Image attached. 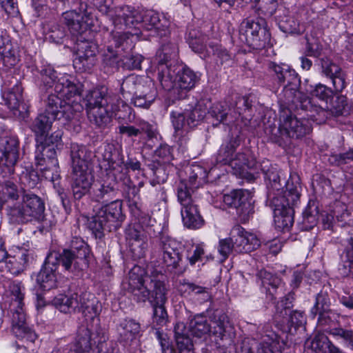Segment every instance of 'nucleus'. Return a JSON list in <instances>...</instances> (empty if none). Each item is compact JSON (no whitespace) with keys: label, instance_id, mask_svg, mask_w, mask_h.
Listing matches in <instances>:
<instances>
[{"label":"nucleus","instance_id":"39","mask_svg":"<svg viewBox=\"0 0 353 353\" xmlns=\"http://www.w3.org/2000/svg\"><path fill=\"white\" fill-rule=\"evenodd\" d=\"M52 304L61 312L71 313L79 307V296L76 293L70 296L60 294L52 300Z\"/></svg>","mask_w":353,"mask_h":353},{"label":"nucleus","instance_id":"56","mask_svg":"<svg viewBox=\"0 0 353 353\" xmlns=\"http://www.w3.org/2000/svg\"><path fill=\"white\" fill-rule=\"evenodd\" d=\"M112 0H92L93 5L97 8V9L102 14H107L112 20L113 25L114 26V20L117 17V10L122 7L116 8L114 10L111 8L110 3Z\"/></svg>","mask_w":353,"mask_h":353},{"label":"nucleus","instance_id":"15","mask_svg":"<svg viewBox=\"0 0 353 353\" xmlns=\"http://www.w3.org/2000/svg\"><path fill=\"white\" fill-rule=\"evenodd\" d=\"M259 172L264 174V178L269 182L268 183V199L271 202V197L273 196L280 198L287 196L286 183L291 179V175L296 173H292L290 175L289 179L286 181L284 174L276 168L272 166L270 162L264 159L259 164Z\"/></svg>","mask_w":353,"mask_h":353},{"label":"nucleus","instance_id":"3","mask_svg":"<svg viewBox=\"0 0 353 353\" xmlns=\"http://www.w3.org/2000/svg\"><path fill=\"white\" fill-rule=\"evenodd\" d=\"M268 69L279 85H284L283 94L287 104L292 103L296 107L299 105L312 112L314 110L321 116L320 120L325 118L326 112L323 108L314 105L310 98L298 90L300 79L294 69L285 63L274 61L268 63Z\"/></svg>","mask_w":353,"mask_h":353},{"label":"nucleus","instance_id":"58","mask_svg":"<svg viewBox=\"0 0 353 353\" xmlns=\"http://www.w3.org/2000/svg\"><path fill=\"white\" fill-rule=\"evenodd\" d=\"M233 250H234V238H232V236L219 241L218 251L221 256L222 262L228 259Z\"/></svg>","mask_w":353,"mask_h":353},{"label":"nucleus","instance_id":"54","mask_svg":"<svg viewBox=\"0 0 353 353\" xmlns=\"http://www.w3.org/2000/svg\"><path fill=\"white\" fill-rule=\"evenodd\" d=\"M328 333L337 339H341L345 345L353 350V330H346L342 327H334L330 329Z\"/></svg>","mask_w":353,"mask_h":353},{"label":"nucleus","instance_id":"2","mask_svg":"<svg viewBox=\"0 0 353 353\" xmlns=\"http://www.w3.org/2000/svg\"><path fill=\"white\" fill-rule=\"evenodd\" d=\"M178 48L175 43L169 42L162 45L156 56L157 62V76L162 88L168 91L172 90L178 94L179 98L184 97L185 93L199 81L200 77L189 68L184 67L175 74L174 66L171 61L177 55Z\"/></svg>","mask_w":353,"mask_h":353},{"label":"nucleus","instance_id":"13","mask_svg":"<svg viewBox=\"0 0 353 353\" xmlns=\"http://www.w3.org/2000/svg\"><path fill=\"white\" fill-rule=\"evenodd\" d=\"M239 32L241 39L256 50L265 48L270 39V34L265 27V21L262 19H257L256 21L247 19L243 21L241 24Z\"/></svg>","mask_w":353,"mask_h":353},{"label":"nucleus","instance_id":"60","mask_svg":"<svg viewBox=\"0 0 353 353\" xmlns=\"http://www.w3.org/2000/svg\"><path fill=\"white\" fill-rule=\"evenodd\" d=\"M41 80L43 85L46 88H50L55 85L57 78L56 72L51 65H45L40 71Z\"/></svg>","mask_w":353,"mask_h":353},{"label":"nucleus","instance_id":"46","mask_svg":"<svg viewBox=\"0 0 353 353\" xmlns=\"http://www.w3.org/2000/svg\"><path fill=\"white\" fill-rule=\"evenodd\" d=\"M189 331L193 336L201 338L211 331V326L205 316L196 314L190 321Z\"/></svg>","mask_w":353,"mask_h":353},{"label":"nucleus","instance_id":"21","mask_svg":"<svg viewBox=\"0 0 353 353\" xmlns=\"http://www.w3.org/2000/svg\"><path fill=\"white\" fill-rule=\"evenodd\" d=\"M48 257L50 264H54L55 266L59 265L63 268L65 272L74 276H79L83 269L88 266L81 261L77 259L76 255L67 249H64L61 253L50 252Z\"/></svg>","mask_w":353,"mask_h":353},{"label":"nucleus","instance_id":"6","mask_svg":"<svg viewBox=\"0 0 353 353\" xmlns=\"http://www.w3.org/2000/svg\"><path fill=\"white\" fill-rule=\"evenodd\" d=\"M208 108L203 101L189 104L182 111H172L170 119L174 129V136L178 138V143L185 148L190 139L188 132L204 119Z\"/></svg>","mask_w":353,"mask_h":353},{"label":"nucleus","instance_id":"29","mask_svg":"<svg viewBox=\"0 0 353 353\" xmlns=\"http://www.w3.org/2000/svg\"><path fill=\"white\" fill-rule=\"evenodd\" d=\"M119 133L122 135H126L128 137H136L144 133L148 139H152L156 136V127L144 120H138L136 126L130 125L128 123H121L118 126Z\"/></svg>","mask_w":353,"mask_h":353},{"label":"nucleus","instance_id":"17","mask_svg":"<svg viewBox=\"0 0 353 353\" xmlns=\"http://www.w3.org/2000/svg\"><path fill=\"white\" fill-rule=\"evenodd\" d=\"M61 105V99L57 94H51L46 101V108L34 120L32 130L37 136L44 137L51 128L53 121L57 120L58 107Z\"/></svg>","mask_w":353,"mask_h":353},{"label":"nucleus","instance_id":"40","mask_svg":"<svg viewBox=\"0 0 353 353\" xmlns=\"http://www.w3.org/2000/svg\"><path fill=\"white\" fill-rule=\"evenodd\" d=\"M174 337L179 353H194L192 341L185 333V326L183 323H176Z\"/></svg>","mask_w":353,"mask_h":353},{"label":"nucleus","instance_id":"25","mask_svg":"<svg viewBox=\"0 0 353 353\" xmlns=\"http://www.w3.org/2000/svg\"><path fill=\"white\" fill-rule=\"evenodd\" d=\"M230 236L234 238V251L236 252H250L260 245L256 236L246 232L240 225H235L232 228Z\"/></svg>","mask_w":353,"mask_h":353},{"label":"nucleus","instance_id":"28","mask_svg":"<svg viewBox=\"0 0 353 353\" xmlns=\"http://www.w3.org/2000/svg\"><path fill=\"white\" fill-rule=\"evenodd\" d=\"M72 172L92 171L90 167L91 152L85 146L72 143L70 147Z\"/></svg>","mask_w":353,"mask_h":353},{"label":"nucleus","instance_id":"7","mask_svg":"<svg viewBox=\"0 0 353 353\" xmlns=\"http://www.w3.org/2000/svg\"><path fill=\"white\" fill-rule=\"evenodd\" d=\"M124 219L121 201L114 200L103 204L89 222V228L96 236L101 237L104 232H111L118 229Z\"/></svg>","mask_w":353,"mask_h":353},{"label":"nucleus","instance_id":"51","mask_svg":"<svg viewBox=\"0 0 353 353\" xmlns=\"http://www.w3.org/2000/svg\"><path fill=\"white\" fill-rule=\"evenodd\" d=\"M22 92L21 86L17 83L8 92L3 93V97L10 109H19L23 100Z\"/></svg>","mask_w":353,"mask_h":353},{"label":"nucleus","instance_id":"49","mask_svg":"<svg viewBox=\"0 0 353 353\" xmlns=\"http://www.w3.org/2000/svg\"><path fill=\"white\" fill-rule=\"evenodd\" d=\"M67 250L72 254H74L77 259L88 265V258L90 255V250L88 245L82 239L74 237L71 241L70 248Z\"/></svg>","mask_w":353,"mask_h":353},{"label":"nucleus","instance_id":"8","mask_svg":"<svg viewBox=\"0 0 353 353\" xmlns=\"http://www.w3.org/2000/svg\"><path fill=\"white\" fill-rule=\"evenodd\" d=\"M86 110L88 117L92 124L104 128L112 119L111 103L114 102L112 95L107 94L103 90H94L86 96Z\"/></svg>","mask_w":353,"mask_h":353},{"label":"nucleus","instance_id":"30","mask_svg":"<svg viewBox=\"0 0 353 353\" xmlns=\"http://www.w3.org/2000/svg\"><path fill=\"white\" fill-rule=\"evenodd\" d=\"M72 190L74 199H80L90 190L93 176L92 171L72 172Z\"/></svg>","mask_w":353,"mask_h":353},{"label":"nucleus","instance_id":"53","mask_svg":"<svg viewBox=\"0 0 353 353\" xmlns=\"http://www.w3.org/2000/svg\"><path fill=\"white\" fill-rule=\"evenodd\" d=\"M330 299L326 292L321 291L316 296L314 305L311 309V314L314 317L320 312L330 310Z\"/></svg>","mask_w":353,"mask_h":353},{"label":"nucleus","instance_id":"57","mask_svg":"<svg viewBox=\"0 0 353 353\" xmlns=\"http://www.w3.org/2000/svg\"><path fill=\"white\" fill-rule=\"evenodd\" d=\"M15 261L14 256L8 254L5 247V243L0 236V263L5 262L8 271L11 274H15L17 272V269L14 266Z\"/></svg>","mask_w":353,"mask_h":353},{"label":"nucleus","instance_id":"42","mask_svg":"<svg viewBox=\"0 0 353 353\" xmlns=\"http://www.w3.org/2000/svg\"><path fill=\"white\" fill-rule=\"evenodd\" d=\"M112 99L114 100L111 103L112 108H113L112 117H114L121 123H130L132 108L117 96H112Z\"/></svg>","mask_w":353,"mask_h":353},{"label":"nucleus","instance_id":"61","mask_svg":"<svg viewBox=\"0 0 353 353\" xmlns=\"http://www.w3.org/2000/svg\"><path fill=\"white\" fill-rule=\"evenodd\" d=\"M91 330V336L94 344H101L106 341L108 336L105 330L100 325V321L92 323L88 327Z\"/></svg>","mask_w":353,"mask_h":353},{"label":"nucleus","instance_id":"24","mask_svg":"<svg viewBox=\"0 0 353 353\" xmlns=\"http://www.w3.org/2000/svg\"><path fill=\"white\" fill-rule=\"evenodd\" d=\"M54 91L60 94L61 99L63 98L71 103H80L83 85L79 81L70 79L68 74H64L57 81ZM57 96L59 97L58 95Z\"/></svg>","mask_w":353,"mask_h":353},{"label":"nucleus","instance_id":"33","mask_svg":"<svg viewBox=\"0 0 353 353\" xmlns=\"http://www.w3.org/2000/svg\"><path fill=\"white\" fill-rule=\"evenodd\" d=\"M128 199L129 206L134 215L137 216L139 223L143 226L150 225L151 217L142 210V205L139 196V189L135 186H130L128 191Z\"/></svg>","mask_w":353,"mask_h":353},{"label":"nucleus","instance_id":"16","mask_svg":"<svg viewBox=\"0 0 353 353\" xmlns=\"http://www.w3.org/2000/svg\"><path fill=\"white\" fill-rule=\"evenodd\" d=\"M263 341L246 339L242 343V353H283L287 342L280 336L272 332L266 334Z\"/></svg>","mask_w":353,"mask_h":353},{"label":"nucleus","instance_id":"45","mask_svg":"<svg viewBox=\"0 0 353 353\" xmlns=\"http://www.w3.org/2000/svg\"><path fill=\"white\" fill-rule=\"evenodd\" d=\"M257 277L261 281V287L272 296L276 289L281 284V280L278 276L265 269L258 272Z\"/></svg>","mask_w":353,"mask_h":353},{"label":"nucleus","instance_id":"22","mask_svg":"<svg viewBox=\"0 0 353 353\" xmlns=\"http://www.w3.org/2000/svg\"><path fill=\"white\" fill-rule=\"evenodd\" d=\"M259 164L249 150L245 149L242 152H238L234 155L231 161L230 167L233 169L235 174L244 177L246 174L250 175V179L255 178L259 174Z\"/></svg>","mask_w":353,"mask_h":353},{"label":"nucleus","instance_id":"63","mask_svg":"<svg viewBox=\"0 0 353 353\" xmlns=\"http://www.w3.org/2000/svg\"><path fill=\"white\" fill-rule=\"evenodd\" d=\"M153 307V321L158 325H163L166 323L168 314L164 304L151 303Z\"/></svg>","mask_w":353,"mask_h":353},{"label":"nucleus","instance_id":"18","mask_svg":"<svg viewBox=\"0 0 353 353\" xmlns=\"http://www.w3.org/2000/svg\"><path fill=\"white\" fill-rule=\"evenodd\" d=\"M251 192L247 190H234L223 196L224 203L236 209L240 221L246 223L254 213V206L251 201Z\"/></svg>","mask_w":353,"mask_h":353},{"label":"nucleus","instance_id":"35","mask_svg":"<svg viewBox=\"0 0 353 353\" xmlns=\"http://www.w3.org/2000/svg\"><path fill=\"white\" fill-rule=\"evenodd\" d=\"M93 344L91 330L88 326H82L78 330L75 341L68 353H90Z\"/></svg>","mask_w":353,"mask_h":353},{"label":"nucleus","instance_id":"23","mask_svg":"<svg viewBox=\"0 0 353 353\" xmlns=\"http://www.w3.org/2000/svg\"><path fill=\"white\" fill-rule=\"evenodd\" d=\"M90 13L88 9L85 12L71 9L63 13L62 21L73 35L81 34L91 25Z\"/></svg>","mask_w":353,"mask_h":353},{"label":"nucleus","instance_id":"48","mask_svg":"<svg viewBox=\"0 0 353 353\" xmlns=\"http://www.w3.org/2000/svg\"><path fill=\"white\" fill-rule=\"evenodd\" d=\"M188 172V181L181 180L179 183L181 181H185L190 193L194 196V190L197 189L202 184L206 174L205 170L199 165H192L189 168Z\"/></svg>","mask_w":353,"mask_h":353},{"label":"nucleus","instance_id":"12","mask_svg":"<svg viewBox=\"0 0 353 353\" xmlns=\"http://www.w3.org/2000/svg\"><path fill=\"white\" fill-rule=\"evenodd\" d=\"M295 107L296 108H299L301 109L299 105L298 107L295 105ZM302 110L307 112V119L303 118L301 119H298L295 117L287 114H283L280 117L281 124L279 130L282 135L285 134L292 139L301 138L306 134L309 133L311 130V123L310 120L321 123L324 122L327 118L328 112L325 109L323 110L325 111L326 114L325 118L322 119V120H320L321 116L318 115L316 111L313 110L312 112L310 110H306L305 108H302Z\"/></svg>","mask_w":353,"mask_h":353},{"label":"nucleus","instance_id":"4","mask_svg":"<svg viewBox=\"0 0 353 353\" xmlns=\"http://www.w3.org/2000/svg\"><path fill=\"white\" fill-rule=\"evenodd\" d=\"M145 271L139 265L134 266L129 272L125 288L131 292L138 303L165 304L167 301L168 289L165 283L157 279L144 276Z\"/></svg>","mask_w":353,"mask_h":353},{"label":"nucleus","instance_id":"37","mask_svg":"<svg viewBox=\"0 0 353 353\" xmlns=\"http://www.w3.org/2000/svg\"><path fill=\"white\" fill-rule=\"evenodd\" d=\"M305 345L316 353H337L339 350L325 334L321 332L317 333L311 341H307Z\"/></svg>","mask_w":353,"mask_h":353},{"label":"nucleus","instance_id":"27","mask_svg":"<svg viewBox=\"0 0 353 353\" xmlns=\"http://www.w3.org/2000/svg\"><path fill=\"white\" fill-rule=\"evenodd\" d=\"M141 324L132 319H125L117 326L118 341L124 345H129L141 335Z\"/></svg>","mask_w":353,"mask_h":353},{"label":"nucleus","instance_id":"44","mask_svg":"<svg viewBox=\"0 0 353 353\" xmlns=\"http://www.w3.org/2000/svg\"><path fill=\"white\" fill-rule=\"evenodd\" d=\"M77 309L81 310L87 321H90L91 323L94 322L98 323L100 321L99 314L102 306L97 299L93 298L91 300H88L87 302L79 303V307Z\"/></svg>","mask_w":353,"mask_h":353},{"label":"nucleus","instance_id":"47","mask_svg":"<svg viewBox=\"0 0 353 353\" xmlns=\"http://www.w3.org/2000/svg\"><path fill=\"white\" fill-rule=\"evenodd\" d=\"M77 51L80 62L85 65V62L92 64L97 51L96 43L90 41H80L78 39Z\"/></svg>","mask_w":353,"mask_h":353},{"label":"nucleus","instance_id":"10","mask_svg":"<svg viewBox=\"0 0 353 353\" xmlns=\"http://www.w3.org/2000/svg\"><path fill=\"white\" fill-rule=\"evenodd\" d=\"M112 149V146H108L107 152L104 155L105 159L109 163L111 170L107 173L103 183L99 186L95 187L92 192V199L102 204L108 203L114 200H118L117 199L119 192L118 181L121 180L125 174H123L118 179L117 172L119 170L116 167L121 168V165L119 163H116V159L113 157V154H110Z\"/></svg>","mask_w":353,"mask_h":353},{"label":"nucleus","instance_id":"20","mask_svg":"<svg viewBox=\"0 0 353 353\" xmlns=\"http://www.w3.org/2000/svg\"><path fill=\"white\" fill-rule=\"evenodd\" d=\"M57 109V120L61 121L68 130L79 132L81 129L80 119L83 105L79 102L71 103L61 99V105Z\"/></svg>","mask_w":353,"mask_h":353},{"label":"nucleus","instance_id":"50","mask_svg":"<svg viewBox=\"0 0 353 353\" xmlns=\"http://www.w3.org/2000/svg\"><path fill=\"white\" fill-rule=\"evenodd\" d=\"M280 30L286 34H300L304 32V26L301 25L292 15L285 14L278 22Z\"/></svg>","mask_w":353,"mask_h":353},{"label":"nucleus","instance_id":"38","mask_svg":"<svg viewBox=\"0 0 353 353\" xmlns=\"http://www.w3.org/2000/svg\"><path fill=\"white\" fill-rule=\"evenodd\" d=\"M35 159L40 166L55 168L58 165L56 150L51 145H39L36 150Z\"/></svg>","mask_w":353,"mask_h":353},{"label":"nucleus","instance_id":"55","mask_svg":"<svg viewBox=\"0 0 353 353\" xmlns=\"http://www.w3.org/2000/svg\"><path fill=\"white\" fill-rule=\"evenodd\" d=\"M318 314V325L322 327L328 326L327 328L325 329L327 332L330 329H333L334 327H332L338 323L339 316L331 309L325 312H320Z\"/></svg>","mask_w":353,"mask_h":353},{"label":"nucleus","instance_id":"19","mask_svg":"<svg viewBox=\"0 0 353 353\" xmlns=\"http://www.w3.org/2000/svg\"><path fill=\"white\" fill-rule=\"evenodd\" d=\"M0 150L3 157L0 159V176L7 178L14 173V165L19 158V141L15 137L0 139Z\"/></svg>","mask_w":353,"mask_h":353},{"label":"nucleus","instance_id":"14","mask_svg":"<svg viewBox=\"0 0 353 353\" xmlns=\"http://www.w3.org/2000/svg\"><path fill=\"white\" fill-rule=\"evenodd\" d=\"M292 306L289 298H285L276 305L274 320L277 326L285 333L294 334L297 329L303 327L306 323V319L303 312L294 311L290 312Z\"/></svg>","mask_w":353,"mask_h":353},{"label":"nucleus","instance_id":"36","mask_svg":"<svg viewBox=\"0 0 353 353\" xmlns=\"http://www.w3.org/2000/svg\"><path fill=\"white\" fill-rule=\"evenodd\" d=\"M148 81L151 79L139 77L134 74H130L126 77L121 84V94L123 98L130 96L134 97L141 89L148 83Z\"/></svg>","mask_w":353,"mask_h":353},{"label":"nucleus","instance_id":"32","mask_svg":"<svg viewBox=\"0 0 353 353\" xmlns=\"http://www.w3.org/2000/svg\"><path fill=\"white\" fill-rule=\"evenodd\" d=\"M210 319L213 323L212 330L213 335L222 341L230 339L231 327L228 316L221 310H215L210 316Z\"/></svg>","mask_w":353,"mask_h":353},{"label":"nucleus","instance_id":"34","mask_svg":"<svg viewBox=\"0 0 353 353\" xmlns=\"http://www.w3.org/2000/svg\"><path fill=\"white\" fill-rule=\"evenodd\" d=\"M157 97V92L153 81H148V83L143 88L139 90V92L132 98V103L134 106L148 109L150 105L154 103Z\"/></svg>","mask_w":353,"mask_h":353},{"label":"nucleus","instance_id":"41","mask_svg":"<svg viewBox=\"0 0 353 353\" xmlns=\"http://www.w3.org/2000/svg\"><path fill=\"white\" fill-rule=\"evenodd\" d=\"M178 290L181 296L187 297L192 294L198 295L201 302H205L210 299V296L206 288L193 283L189 282L186 279L179 281Z\"/></svg>","mask_w":353,"mask_h":353},{"label":"nucleus","instance_id":"9","mask_svg":"<svg viewBox=\"0 0 353 353\" xmlns=\"http://www.w3.org/2000/svg\"><path fill=\"white\" fill-rule=\"evenodd\" d=\"M45 204L43 200L36 194H26L21 203H16L11 209L12 216H16L21 222L33 220L41 222L42 227L48 230L52 223L44 215Z\"/></svg>","mask_w":353,"mask_h":353},{"label":"nucleus","instance_id":"31","mask_svg":"<svg viewBox=\"0 0 353 353\" xmlns=\"http://www.w3.org/2000/svg\"><path fill=\"white\" fill-rule=\"evenodd\" d=\"M57 266L48 263V257H46L45 264L37 275V281L43 290H50L57 288L60 283L56 274Z\"/></svg>","mask_w":353,"mask_h":353},{"label":"nucleus","instance_id":"64","mask_svg":"<svg viewBox=\"0 0 353 353\" xmlns=\"http://www.w3.org/2000/svg\"><path fill=\"white\" fill-rule=\"evenodd\" d=\"M310 92L312 96L325 101H327L334 95V91L331 88L321 83L316 85Z\"/></svg>","mask_w":353,"mask_h":353},{"label":"nucleus","instance_id":"5","mask_svg":"<svg viewBox=\"0 0 353 353\" xmlns=\"http://www.w3.org/2000/svg\"><path fill=\"white\" fill-rule=\"evenodd\" d=\"M287 196L280 198L271 197L270 205L274 212L276 227L283 230H288L293 225V206L300 199V178L298 174L291 175V179L286 183Z\"/></svg>","mask_w":353,"mask_h":353},{"label":"nucleus","instance_id":"52","mask_svg":"<svg viewBox=\"0 0 353 353\" xmlns=\"http://www.w3.org/2000/svg\"><path fill=\"white\" fill-rule=\"evenodd\" d=\"M207 37L195 30L189 32L188 41L190 47L196 53H202L207 50Z\"/></svg>","mask_w":353,"mask_h":353},{"label":"nucleus","instance_id":"11","mask_svg":"<svg viewBox=\"0 0 353 353\" xmlns=\"http://www.w3.org/2000/svg\"><path fill=\"white\" fill-rule=\"evenodd\" d=\"M177 200L180 203L182 221L189 229H198L204 224L200 214L195 196L192 195L185 181H181L176 187Z\"/></svg>","mask_w":353,"mask_h":353},{"label":"nucleus","instance_id":"43","mask_svg":"<svg viewBox=\"0 0 353 353\" xmlns=\"http://www.w3.org/2000/svg\"><path fill=\"white\" fill-rule=\"evenodd\" d=\"M240 145V141L237 137L232 138L228 142L223 144L216 156V162L223 165L230 166L231 161L234 157V152Z\"/></svg>","mask_w":353,"mask_h":353},{"label":"nucleus","instance_id":"26","mask_svg":"<svg viewBox=\"0 0 353 353\" xmlns=\"http://www.w3.org/2000/svg\"><path fill=\"white\" fill-rule=\"evenodd\" d=\"M163 263L172 268H176L181 261L183 247L181 243L170 237H163L159 245Z\"/></svg>","mask_w":353,"mask_h":353},{"label":"nucleus","instance_id":"59","mask_svg":"<svg viewBox=\"0 0 353 353\" xmlns=\"http://www.w3.org/2000/svg\"><path fill=\"white\" fill-rule=\"evenodd\" d=\"M210 115L216 119V123H213V125L216 126L220 123L223 122L228 115V112L225 105L222 103H216L213 104L208 111Z\"/></svg>","mask_w":353,"mask_h":353},{"label":"nucleus","instance_id":"1","mask_svg":"<svg viewBox=\"0 0 353 353\" xmlns=\"http://www.w3.org/2000/svg\"><path fill=\"white\" fill-rule=\"evenodd\" d=\"M114 30L109 34L103 61L111 67L117 65L121 52H128L134 47V39H137L138 30L143 28L154 30L161 37L169 33L170 22L163 14L154 10L141 12L130 6H122L117 12Z\"/></svg>","mask_w":353,"mask_h":353},{"label":"nucleus","instance_id":"62","mask_svg":"<svg viewBox=\"0 0 353 353\" xmlns=\"http://www.w3.org/2000/svg\"><path fill=\"white\" fill-rule=\"evenodd\" d=\"M129 248L134 259L145 257L148 248V238L130 244Z\"/></svg>","mask_w":353,"mask_h":353}]
</instances>
